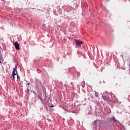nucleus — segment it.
I'll use <instances>...</instances> for the list:
<instances>
[{
	"mask_svg": "<svg viewBox=\"0 0 130 130\" xmlns=\"http://www.w3.org/2000/svg\"><path fill=\"white\" fill-rule=\"evenodd\" d=\"M14 45L15 47L16 50H20V45H19V43L18 42L14 43Z\"/></svg>",
	"mask_w": 130,
	"mask_h": 130,
	"instance_id": "nucleus-2",
	"label": "nucleus"
},
{
	"mask_svg": "<svg viewBox=\"0 0 130 130\" xmlns=\"http://www.w3.org/2000/svg\"><path fill=\"white\" fill-rule=\"evenodd\" d=\"M113 120H114V121H117V120L114 117H113Z\"/></svg>",
	"mask_w": 130,
	"mask_h": 130,
	"instance_id": "nucleus-5",
	"label": "nucleus"
},
{
	"mask_svg": "<svg viewBox=\"0 0 130 130\" xmlns=\"http://www.w3.org/2000/svg\"><path fill=\"white\" fill-rule=\"evenodd\" d=\"M15 75H13V74L11 75V77L12 78H13L14 81H15Z\"/></svg>",
	"mask_w": 130,
	"mask_h": 130,
	"instance_id": "nucleus-4",
	"label": "nucleus"
},
{
	"mask_svg": "<svg viewBox=\"0 0 130 130\" xmlns=\"http://www.w3.org/2000/svg\"><path fill=\"white\" fill-rule=\"evenodd\" d=\"M75 42L77 47H81V45H82V44H84V42L82 41H79L78 40H76Z\"/></svg>",
	"mask_w": 130,
	"mask_h": 130,
	"instance_id": "nucleus-1",
	"label": "nucleus"
},
{
	"mask_svg": "<svg viewBox=\"0 0 130 130\" xmlns=\"http://www.w3.org/2000/svg\"><path fill=\"white\" fill-rule=\"evenodd\" d=\"M0 63H2V62L0 61Z\"/></svg>",
	"mask_w": 130,
	"mask_h": 130,
	"instance_id": "nucleus-10",
	"label": "nucleus"
},
{
	"mask_svg": "<svg viewBox=\"0 0 130 130\" xmlns=\"http://www.w3.org/2000/svg\"><path fill=\"white\" fill-rule=\"evenodd\" d=\"M94 123H96V121H95Z\"/></svg>",
	"mask_w": 130,
	"mask_h": 130,
	"instance_id": "nucleus-9",
	"label": "nucleus"
},
{
	"mask_svg": "<svg viewBox=\"0 0 130 130\" xmlns=\"http://www.w3.org/2000/svg\"><path fill=\"white\" fill-rule=\"evenodd\" d=\"M124 54H125V55H126V53L123 54L124 56H125L124 55Z\"/></svg>",
	"mask_w": 130,
	"mask_h": 130,
	"instance_id": "nucleus-7",
	"label": "nucleus"
},
{
	"mask_svg": "<svg viewBox=\"0 0 130 130\" xmlns=\"http://www.w3.org/2000/svg\"><path fill=\"white\" fill-rule=\"evenodd\" d=\"M17 65H15V67L14 68L13 72H12V75H18V74H17Z\"/></svg>",
	"mask_w": 130,
	"mask_h": 130,
	"instance_id": "nucleus-3",
	"label": "nucleus"
},
{
	"mask_svg": "<svg viewBox=\"0 0 130 130\" xmlns=\"http://www.w3.org/2000/svg\"><path fill=\"white\" fill-rule=\"evenodd\" d=\"M50 107H53V106H50Z\"/></svg>",
	"mask_w": 130,
	"mask_h": 130,
	"instance_id": "nucleus-8",
	"label": "nucleus"
},
{
	"mask_svg": "<svg viewBox=\"0 0 130 130\" xmlns=\"http://www.w3.org/2000/svg\"><path fill=\"white\" fill-rule=\"evenodd\" d=\"M17 75V80H20V77L19 76V75H18V74Z\"/></svg>",
	"mask_w": 130,
	"mask_h": 130,
	"instance_id": "nucleus-6",
	"label": "nucleus"
}]
</instances>
